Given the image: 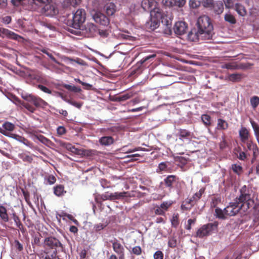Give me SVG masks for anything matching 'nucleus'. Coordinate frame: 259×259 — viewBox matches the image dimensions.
I'll return each mask as SVG.
<instances>
[{"instance_id": "nucleus-1", "label": "nucleus", "mask_w": 259, "mask_h": 259, "mask_svg": "<svg viewBox=\"0 0 259 259\" xmlns=\"http://www.w3.org/2000/svg\"><path fill=\"white\" fill-rule=\"evenodd\" d=\"M198 30L189 33V37L193 41L196 39L208 40L211 39L213 32V26L210 18L206 15L200 16L197 22Z\"/></svg>"}, {"instance_id": "nucleus-2", "label": "nucleus", "mask_w": 259, "mask_h": 259, "mask_svg": "<svg viewBox=\"0 0 259 259\" xmlns=\"http://www.w3.org/2000/svg\"><path fill=\"white\" fill-rule=\"evenodd\" d=\"M22 98L27 102L21 101L15 95H12L10 100L17 106L24 107L31 113H34L36 107H41L47 103L40 98L32 95H22Z\"/></svg>"}, {"instance_id": "nucleus-3", "label": "nucleus", "mask_w": 259, "mask_h": 259, "mask_svg": "<svg viewBox=\"0 0 259 259\" xmlns=\"http://www.w3.org/2000/svg\"><path fill=\"white\" fill-rule=\"evenodd\" d=\"M44 253L46 255L57 254L58 251H63L64 247L61 241L54 236H48L44 241Z\"/></svg>"}, {"instance_id": "nucleus-4", "label": "nucleus", "mask_w": 259, "mask_h": 259, "mask_svg": "<svg viewBox=\"0 0 259 259\" xmlns=\"http://www.w3.org/2000/svg\"><path fill=\"white\" fill-rule=\"evenodd\" d=\"M250 189L244 185L239 190L240 195L237 197L235 201L239 203L243 207V212H246L250 207V202H253L251 199Z\"/></svg>"}, {"instance_id": "nucleus-5", "label": "nucleus", "mask_w": 259, "mask_h": 259, "mask_svg": "<svg viewBox=\"0 0 259 259\" xmlns=\"http://www.w3.org/2000/svg\"><path fill=\"white\" fill-rule=\"evenodd\" d=\"M151 16H155L159 21L161 22L166 26L171 25L172 22L171 15L167 12L165 14L163 11L158 7H155L151 12Z\"/></svg>"}, {"instance_id": "nucleus-6", "label": "nucleus", "mask_w": 259, "mask_h": 259, "mask_svg": "<svg viewBox=\"0 0 259 259\" xmlns=\"http://www.w3.org/2000/svg\"><path fill=\"white\" fill-rule=\"evenodd\" d=\"M219 223L215 221L213 223H208L203 225L196 232V236L199 238H203L217 231Z\"/></svg>"}, {"instance_id": "nucleus-7", "label": "nucleus", "mask_w": 259, "mask_h": 259, "mask_svg": "<svg viewBox=\"0 0 259 259\" xmlns=\"http://www.w3.org/2000/svg\"><path fill=\"white\" fill-rule=\"evenodd\" d=\"M85 15L86 13L84 9L77 10L73 16L72 27L75 29H80L81 24L85 21Z\"/></svg>"}, {"instance_id": "nucleus-8", "label": "nucleus", "mask_w": 259, "mask_h": 259, "mask_svg": "<svg viewBox=\"0 0 259 259\" xmlns=\"http://www.w3.org/2000/svg\"><path fill=\"white\" fill-rule=\"evenodd\" d=\"M240 210L243 211V207L236 201L234 202L230 203L229 205L225 208V213L226 215L234 216L237 214Z\"/></svg>"}, {"instance_id": "nucleus-9", "label": "nucleus", "mask_w": 259, "mask_h": 259, "mask_svg": "<svg viewBox=\"0 0 259 259\" xmlns=\"http://www.w3.org/2000/svg\"><path fill=\"white\" fill-rule=\"evenodd\" d=\"M155 57L156 54H153L144 57L140 61L137 63L135 66V68H134L131 71V75L140 73L142 70V66L143 64L147 61L151 62Z\"/></svg>"}, {"instance_id": "nucleus-10", "label": "nucleus", "mask_w": 259, "mask_h": 259, "mask_svg": "<svg viewBox=\"0 0 259 259\" xmlns=\"http://www.w3.org/2000/svg\"><path fill=\"white\" fill-rule=\"evenodd\" d=\"M59 10L55 4L49 2L42 6V12L47 16H53L58 13Z\"/></svg>"}, {"instance_id": "nucleus-11", "label": "nucleus", "mask_w": 259, "mask_h": 259, "mask_svg": "<svg viewBox=\"0 0 259 259\" xmlns=\"http://www.w3.org/2000/svg\"><path fill=\"white\" fill-rule=\"evenodd\" d=\"M0 37L2 38L6 37L9 39L18 41H19L20 39L23 38V37L20 35L8 29H6L3 27H0Z\"/></svg>"}, {"instance_id": "nucleus-12", "label": "nucleus", "mask_w": 259, "mask_h": 259, "mask_svg": "<svg viewBox=\"0 0 259 259\" xmlns=\"http://www.w3.org/2000/svg\"><path fill=\"white\" fill-rule=\"evenodd\" d=\"M93 18L96 23L103 26H107L110 23L109 18L100 12H96L93 15Z\"/></svg>"}, {"instance_id": "nucleus-13", "label": "nucleus", "mask_w": 259, "mask_h": 259, "mask_svg": "<svg viewBox=\"0 0 259 259\" xmlns=\"http://www.w3.org/2000/svg\"><path fill=\"white\" fill-rule=\"evenodd\" d=\"M83 31L87 37H92L98 34V28L93 23H88L84 26Z\"/></svg>"}, {"instance_id": "nucleus-14", "label": "nucleus", "mask_w": 259, "mask_h": 259, "mask_svg": "<svg viewBox=\"0 0 259 259\" xmlns=\"http://www.w3.org/2000/svg\"><path fill=\"white\" fill-rule=\"evenodd\" d=\"M110 242L112 244L113 251L117 253L118 256L125 254L124 247L119 241L115 238L114 240H111Z\"/></svg>"}, {"instance_id": "nucleus-15", "label": "nucleus", "mask_w": 259, "mask_h": 259, "mask_svg": "<svg viewBox=\"0 0 259 259\" xmlns=\"http://www.w3.org/2000/svg\"><path fill=\"white\" fill-rule=\"evenodd\" d=\"M187 29V25L183 21H179L176 22L174 27V30L175 33L180 35L185 33Z\"/></svg>"}, {"instance_id": "nucleus-16", "label": "nucleus", "mask_w": 259, "mask_h": 259, "mask_svg": "<svg viewBox=\"0 0 259 259\" xmlns=\"http://www.w3.org/2000/svg\"><path fill=\"white\" fill-rule=\"evenodd\" d=\"M205 189L201 188L199 191L195 193L192 197L186 201V203L193 206L201 197L202 194L204 193Z\"/></svg>"}, {"instance_id": "nucleus-17", "label": "nucleus", "mask_w": 259, "mask_h": 259, "mask_svg": "<svg viewBox=\"0 0 259 259\" xmlns=\"http://www.w3.org/2000/svg\"><path fill=\"white\" fill-rule=\"evenodd\" d=\"M179 178L175 175H169L166 177L163 180L164 185L166 187L168 188L169 190L173 188V185L175 183L177 182Z\"/></svg>"}, {"instance_id": "nucleus-18", "label": "nucleus", "mask_w": 259, "mask_h": 259, "mask_svg": "<svg viewBox=\"0 0 259 259\" xmlns=\"http://www.w3.org/2000/svg\"><path fill=\"white\" fill-rule=\"evenodd\" d=\"M150 16L151 19L147 22L146 27L150 30H154L159 26L160 21L155 16Z\"/></svg>"}, {"instance_id": "nucleus-19", "label": "nucleus", "mask_w": 259, "mask_h": 259, "mask_svg": "<svg viewBox=\"0 0 259 259\" xmlns=\"http://www.w3.org/2000/svg\"><path fill=\"white\" fill-rule=\"evenodd\" d=\"M3 130H5V132L8 134V135H5V136L12 138L13 135H15V134L12 133V132H13L15 128V125L13 123L9 121H6L3 124Z\"/></svg>"}, {"instance_id": "nucleus-20", "label": "nucleus", "mask_w": 259, "mask_h": 259, "mask_svg": "<svg viewBox=\"0 0 259 259\" xmlns=\"http://www.w3.org/2000/svg\"><path fill=\"white\" fill-rule=\"evenodd\" d=\"M155 3V0H143L141 2V6L144 11L151 12L153 10L152 8Z\"/></svg>"}, {"instance_id": "nucleus-21", "label": "nucleus", "mask_w": 259, "mask_h": 259, "mask_svg": "<svg viewBox=\"0 0 259 259\" xmlns=\"http://www.w3.org/2000/svg\"><path fill=\"white\" fill-rule=\"evenodd\" d=\"M104 9L108 16L113 15L116 11V6L112 2L107 4L104 6Z\"/></svg>"}, {"instance_id": "nucleus-22", "label": "nucleus", "mask_w": 259, "mask_h": 259, "mask_svg": "<svg viewBox=\"0 0 259 259\" xmlns=\"http://www.w3.org/2000/svg\"><path fill=\"white\" fill-rule=\"evenodd\" d=\"M99 143L102 146H109L113 144L114 140L111 136H103L99 139Z\"/></svg>"}, {"instance_id": "nucleus-23", "label": "nucleus", "mask_w": 259, "mask_h": 259, "mask_svg": "<svg viewBox=\"0 0 259 259\" xmlns=\"http://www.w3.org/2000/svg\"><path fill=\"white\" fill-rule=\"evenodd\" d=\"M239 136L242 143L245 142L250 139L248 131L244 127H242L239 131Z\"/></svg>"}, {"instance_id": "nucleus-24", "label": "nucleus", "mask_w": 259, "mask_h": 259, "mask_svg": "<svg viewBox=\"0 0 259 259\" xmlns=\"http://www.w3.org/2000/svg\"><path fill=\"white\" fill-rule=\"evenodd\" d=\"M214 12L218 15L222 14L224 11V4L222 1H218L214 3L212 9Z\"/></svg>"}, {"instance_id": "nucleus-25", "label": "nucleus", "mask_w": 259, "mask_h": 259, "mask_svg": "<svg viewBox=\"0 0 259 259\" xmlns=\"http://www.w3.org/2000/svg\"><path fill=\"white\" fill-rule=\"evenodd\" d=\"M54 194L58 196L61 197L63 196L66 193L64 186L62 185H57L53 188Z\"/></svg>"}, {"instance_id": "nucleus-26", "label": "nucleus", "mask_w": 259, "mask_h": 259, "mask_svg": "<svg viewBox=\"0 0 259 259\" xmlns=\"http://www.w3.org/2000/svg\"><path fill=\"white\" fill-rule=\"evenodd\" d=\"M13 219L14 222L16 224V226L19 228V229L21 231L22 233H24L26 230L23 226L22 223H21L19 217L15 213L13 214Z\"/></svg>"}, {"instance_id": "nucleus-27", "label": "nucleus", "mask_w": 259, "mask_h": 259, "mask_svg": "<svg viewBox=\"0 0 259 259\" xmlns=\"http://www.w3.org/2000/svg\"><path fill=\"white\" fill-rule=\"evenodd\" d=\"M35 137L41 143L47 146L48 147H51L54 145V143L50 140L47 138L42 135H36L35 136Z\"/></svg>"}, {"instance_id": "nucleus-28", "label": "nucleus", "mask_w": 259, "mask_h": 259, "mask_svg": "<svg viewBox=\"0 0 259 259\" xmlns=\"http://www.w3.org/2000/svg\"><path fill=\"white\" fill-rule=\"evenodd\" d=\"M81 0H65L63 6L65 8L75 7L80 4Z\"/></svg>"}, {"instance_id": "nucleus-29", "label": "nucleus", "mask_w": 259, "mask_h": 259, "mask_svg": "<svg viewBox=\"0 0 259 259\" xmlns=\"http://www.w3.org/2000/svg\"><path fill=\"white\" fill-rule=\"evenodd\" d=\"M13 139H14L22 143H23L24 145L31 147L32 146V143L28 141L27 139L25 138L22 137L21 136H19L17 134H15L13 135V137L12 138Z\"/></svg>"}, {"instance_id": "nucleus-30", "label": "nucleus", "mask_w": 259, "mask_h": 259, "mask_svg": "<svg viewBox=\"0 0 259 259\" xmlns=\"http://www.w3.org/2000/svg\"><path fill=\"white\" fill-rule=\"evenodd\" d=\"M191 133L188 130L185 129H179L178 130V135L179 137V139L182 140L183 139L189 138L191 136Z\"/></svg>"}, {"instance_id": "nucleus-31", "label": "nucleus", "mask_w": 259, "mask_h": 259, "mask_svg": "<svg viewBox=\"0 0 259 259\" xmlns=\"http://www.w3.org/2000/svg\"><path fill=\"white\" fill-rule=\"evenodd\" d=\"M228 122L221 118L218 119L217 128L219 130H226L228 128Z\"/></svg>"}, {"instance_id": "nucleus-32", "label": "nucleus", "mask_w": 259, "mask_h": 259, "mask_svg": "<svg viewBox=\"0 0 259 259\" xmlns=\"http://www.w3.org/2000/svg\"><path fill=\"white\" fill-rule=\"evenodd\" d=\"M0 218L5 222H8L9 221V217L7 209L5 206L2 205H0Z\"/></svg>"}, {"instance_id": "nucleus-33", "label": "nucleus", "mask_w": 259, "mask_h": 259, "mask_svg": "<svg viewBox=\"0 0 259 259\" xmlns=\"http://www.w3.org/2000/svg\"><path fill=\"white\" fill-rule=\"evenodd\" d=\"M30 76L32 78L36 80L38 82L44 83V82L46 81V79L45 78L44 76L41 73L39 72H35L32 74H30Z\"/></svg>"}, {"instance_id": "nucleus-34", "label": "nucleus", "mask_w": 259, "mask_h": 259, "mask_svg": "<svg viewBox=\"0 0 259 259\" xmlns=\"http://www.w3.org/2000/svg\"><path fill=\"white\" fill-rule=\"evenodd\" d=\"M235 9L237 13L241 16H244L246 14V11L245 7L240 4L237 3L235 4Z\"/></svg>"}, {"instance_id": "nucleus-35", "label": "nucleus", "mask_w": 259, "mask_h": 259, "mask_svg": "<svg viewBox=\"0 0 259 259\" xmlns=\"http://www.w3.org/2000/svg\"><path fill=\"white\" fill-rule=\"evenodd\" d=\"M19 157L20 159H21L23 161L27 162L29 163H32L33 161L32 156L31 155H29L26 153H21L19 155Z\"/></svg>"}, {"instance_id": "nucleus-36", "label": "nucleus", "mask_w": 259, "mask_h": 259, "mask_svg": "<svg viewBox=\"0 0 259 259\" xmlns=\"http://www.w3.org/2000/svg\"><path fill=\"white\" fill-rule=\"evenodd\" d=\"M215 213L216 217L219 219L224 220L226 218L225 209L223 210L222 209L217 207L215 209Z\"/></svg>"}, {"instance_id": "nucleus-37", "label": "nucleus", "mask_w": 259, "mask_h": 259, "mask_svg": "<svg viewBox=\"0 0 259 259\" xmlns=\"http://www.w3.org/2000/svg\"><path fill=\"white\" fill-rule=\"evenodd\" d=\"M133 96V94L132 92L127 93L119 96L118 97H117L116 100L118 101H124L132 97Z\"/></svg>"}, {"instance_id": "nucleus-38", "label": "nucleus", "mask_w": 259, "mask_h": 259, "mask_svg": "<svg viewBox=\"0 0 259 259\" xmlns=\"http://www.w3.org/2000/svg\"><path fill=\"white\" fill-rule=\"evenodd\" d=\"M251 124L254 132V134L257 141L259 144V125L256 123L254 121H251Z\"/></svg>"}, {"instance_id": "nucleus-39", "label": "nucleus", "mask_w": 259, "mask_h": 259, "mask_svg": "<svg viewBox=\"0 0 259 259\" xmlns=\"http://www.w3.org/2000/svg\"><path fill=\"white\" fill-rule=\"evenodd\" d=\"M242 78V75L239 73L231 74L229 76V79L233 82L239 81Z\"/></svg>"}, {"instance_id": "nucleus-40", "label": "nucleus", "mask_w": 259, "mask_h": 259, "mask_svg": "<svg viewBox=\"0 0 259 259\" xmlns=\"http://www.w3.org/2000/svg\"><path fill=\"white\" fill-rule=\"evenodd\" d=\"M232 169L234 172L238 175H240L243 172V168L241 165L237 164H233L232 165Z\"/></svg>"}, {"instance_id": "nucleus-41", "label": "nucleus", "mask_w": 259, "mask_h": 259, "mask_svg": "<svg viewBox=\"0 0 259 259\" xmlns=\"http://www.w3.org/2000/svg\"><path fill=\"white\" fill-rule=\"evenodd\" d=\"M224 19L226 22H228L231 24H234L236 22V20L234 16L230 14H225Z\"/></svg>"}, {"instance_id": "nucleus-42", "label": "nucleus", "mask_w": 259, "mask_h": 259, "mask_svg": "<svg viewBox=\"0 0 259 259\" xmlns=\"http://www.w3.org/2000/svg\"><path fill=\"white\" fill-rule=\"evenodd\" d=\"M171 225L174 228H177L179 224V214H174L171 220Z\"/></svg>"}, {"instance_id": "nucleus-43", "label": "nucleus", "mask_w": 259, "mask_h": 259, "mask_svg": "<svg viewBox=\"0 0 259 259\" xmlns=\"http://www.w3.org/2000/svg\"><path fill=\"white\" fill-rule=\"evenodd\" d=\"M63 87L68 91H72L74 93H79L81 91V89L79 88L76 87L74 85L66 84H64Z\"/></svg>"}, {"instance_id": "nucleus-44", "label": "nucleus", "mask_w": 259, "mask_h": 259, "mask_svg": "<svg viewBox=\"0 0 259 259\" xmlns=\"http://www.w3.org/2000/svg\"><path fill=\"white\" fill-rule=\"evenodd\" d=\"M250 104L253 109L256 108L259 105V97L254 96L250 99Z\"/></svg>"}, {"instance_id": "nucleus-45", "label": "nucleus", "mask_w": 259, "mask_h": 259, "mask_svg": "<svg viewBox=\"0 0 259 259\" xmlns=\"http://www.w3.org/2000/svg\"><path fill=\"white\" fill-rule=\"evenodd\" d=\"M210 119V116L207 114H203L201 116V119L203 123L206 126H209L211 124Z\"/></svg>"}, {"instance_id": "nucleus-46", "label": "nucleus", "mask_w": 259, "mask_h": 259, "mask_svg": "<svg viewBox=\"0 0 259 259\" xmlns=\"http://www.w3.org/2000/svg\"><path fill=\"white\" fill-rule=\"evenodd\" d=\"M177 241L175 237H171L168 239V246L171 248H175L177 246Z\"/></svg>"}, {"instance_id": "nucleus-47", "label": "nucleus", "mask_w": 259, "mask_h": 259, "mask_svg": "<svg viewBox=\"0 0 259 259\" xmlns=\"http://www.w3.org/2000/svg\"><path fill=\"white\" fill-rule=\"evenodd\" d=\"M222 140L219 144V147L220 149L224 150L228 146V144L226 140L225 136H223L222 137Z\"/></svg>"}, {"instance_id": "nucleus-48", "label": "nucleus", "mask_w": 259, "mask_h": 259, "mask_svg": "<svg viewBox=\"0 0 259 259\" xmlns=\"http://www.w3.org/2000/svg\"><path fill=\"white\" fill-rule=\"evenodd\" d=\"M202 4L204 7L212 9L213 0H202Z\"/></svg>"}, {"instance_id": "nucleus-49", "label": "nucleus", "mask_w": 259, "mask_h": 259, "mask_svg": "<svg viewBox=\"0 0 259 259\" xmlns=\"http://www.w3.org/2000/svg\"><path fill=\"white\" fill-rule=\"evenodd\" d=\"M22 193H23V195L25 198V200L26 202H27V203L28 204V205L29 206H32V204L30 201V198H29L30 195H29V192L27 191H25V190H22Z\"/></svg>"}, {"instance_id": "nucleus-50", "label": "nucleus", "mask_w": 259, "mask_h": 259, "mask_svg": "<svg viewBox=\"0 0 259 259\" xmlns=\"http://www.w3.org/2000/svg\"><path fill=\"white\" fill-rule=\"evenodd\" d=\"M41 52L44 54H46L56 64H59V62L56 59V58L50 53L47 50L43 49Z\"/></svg>"}, {"instance_id": "nucleus-51", "label": "nucleus", "mask_w": 259, "mask_h": 259, "mask_svg": "<svg viewBox=\"0 0 259 259\" xmlns=\"http://www.w3.org/2000/svg\"><path fill=\"white\" fill-rule=\"evenodd\" d=\"M244 144H245L247 146V149L251 151L252 149H253L254 146H256V144H254L251 139L245 141V142L243 143Z\"/></svg>"}, {"instance_id": "nucleus-52", "label": "nucleus", "mask_w": 259, "mask_h": 259, "mask_svg": "<svg viewBox=\"0 0 259 259\" xmlns=\"http://www.w3.org/2000/svg\"><path fill=\"white\" fill-rule=\"evenodd\" d=\"M173 7L176 6L179 8L183 7L186 4V0H173Z\"/></svg>"}, {"instance_id": "nucleus-53", "label": "nucleus", "mask_w": 259, "mask_h": 259, "mask_svg": "<svg viewBox=\"0 0 259 259\" xmlns=\"http://www.w3.org/2000/svg\"><path fill=\"white\" fill-rule=\"evenodd\" d=\"M251 151H252L253 152V157L251 160V162H253L254 160L256 159L259 154V149L257 145L254 146L253 149H252Z\"/></svg>"}, {"instance_id": "nucleus-54", "label": "nucleus", "mask_w": 259, "mask_h": 259, "mask_svg": "<svg viewBox=\"0 0 259 259\" xmlns=\"http://www.w3.org/2000/svg\"><path fill=\"white\" fill-rule=\"evenodd\" d=\"M251 151H252L253 152V157L251 160V162H253L254 160L256 159L259 154V149L257 145L254 146L253 149H252Z\"/></svg>"}, {"instance_id": "nucleus-55", "label": "nucleus", "mask_w": 259, "mask_h": 259, "mask_svg": "<svg viewBox=\"0 0 259 259\" xmlns=\"http://www.w3.org/2000/svg\"><path fill=\"white\" fill-rule=\"evenodd\" d=\"M237 151L239 153V154H236L237 155L238 158H239L241 160H244L246 159V154L243 152L241 151L240 148L239 150H237Z\"/></svg>"}, {"instance_id": "nucleus-56", "label": "nucleus", "mask_w": 259, "mask_h": 259, "mask_svg": "<svg viewBox=\"0 0 259 259\" xmlns=\"http://www.w3.org/2000/svg\"><path fill=\"white\" fill-rule=\"evenodd\" d=\"M67 148L72 153H74L76 154H80V150L76 148L74 146L71 145V144H69L67 146Z\"/></svg>"}, {"instance_id": "nucleus-57", "label": "nucleus", "mask_w": 259, "mask_h": 259, "mask_svg": "<svg viewBox=\"0 0 259 259\" xmlns=\"http://www.w3.org/2000/svg\"><path fill=\"white\" fill-rule=\"evenodd\" d=\"M221 202V199L220 198L213 197L210 203V207L211 208H215L217 205Z\"/></svg>"}, {"instance_id": "nucleus-58", "label": "nucleus", "mask_w": 259, "mask_h": 259, "mask_svg": "<svg viewBox=\"0 0 259 259\" xmlns=\"http://www.w3.org/2000/svg\"><path fill=\"white\" fill-rule=\"evenodd\" d=\"M132 253L137 255H140L142 253V248L139 246H136L133 248Z\"/></svg>"}, {"instance_id": "nucleus-59", "label": "nucleus", "mask_w": 259, "mask_h": 259, "mask_svg": "<svg viewBox=\"0 0 259 259\" xmlns=\"http://www.w3.org/2000/svg\"><path fill=\"white\" fill-rule=\"evenodd\" d=\"M34 4L40 7H42L45 4L50 2L51 0H32Z\"/></svg>"}, {"instance_id": "nucleus-60", "label": "nucleus", "mask_w": 259, "mask_h": 259, "mask_svg": "<svg viewBox=\"0 0 259 259\" xmlns=\"http://www.w3.org/2000/svg\"><path fill=\"white\" fill-rule=\"evenodd\" d=\"M163 253L160 250L156 251L153 255L154 259H163Z\"/></svg>"}, {"instance_id": "nucleus-61", "label": "nucleus", "mask_w": 259, "mask_h": 259, "mask_svg": "<svg viewBox=\"0 0 259 259\" xmlns=\"http://www.w3.org/2000/svg\"><path fill=\"white\" fill-rule=\"evenodd\" d=\"M46 180L47 181L48 183L50 185L54 184L56 181V179L55 177L52 175L48 176L46 178Z\"/></svg>"}, {"instance_id": "nucleus-62", "label": "nucleus", "mask_w": 259, "mask_h": 259, "mask_svg": "<svg viewBox=\"0 0 259 259\" xmlns=\"http://www.w3.org/2000/svg\"><path fill=\"white\" fill-rule=\"evenodd\" d=\"M171 203L165 201L162 203L160 206V207L164 210H167L168 208L171 206Z\"/></svg>"}, {"instance_id": "nucleus-63", "label": "nucleus", "mask_w": 259, "mask_h": 259, "mask_svg": "<svg viewBox=\"0 0 259 259\" xmlns=\"http://www.w3.org/2000/svg\"><path fill=\"white\" fill-rule=\"evenodd\" d=\"M15 247L19 251H21L23 249V245L18 240H15L14 241Z\"/></svg>"}, {"instance_id": "nucleus-64", "label": "nucleus", "mask_w": 259, "mask_h": 259, "mask_svg": "<svg viewBox=\"0 0 259 259\" xmlns=\"http://www.w3.org/2000/svg\"><path fill=\"white\" fill-rule=\"evenodd\" d=\"M98 34L102 37H107L109 35L108 31L107 30H102L98 29Z\"/></svg>"}]
</instances>
